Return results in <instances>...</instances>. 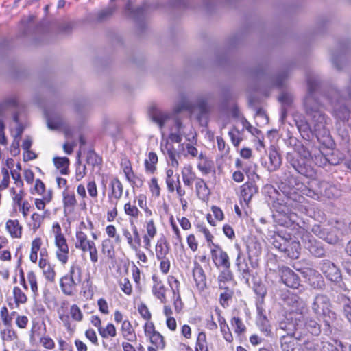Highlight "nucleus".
<instances>
[{
	"label": "nucleus",
	"mask_w": 351,
	"mask_h": 351,
	"mask_svg": "<svg viewBox=\"0 0 351 351\" xmlns=\"http://www.w3.org/2000/svg\"><path fill=\"white\" fill-rule=\"evenodd\" d=\"M306 80L308 93L304 101L306 113L309 117V122L316 136H326L329 133L327 128V118L321 110L322 104L315 95L320 84L319 78L317 75L313 73L307 75Z\"/></svg>",
	"instance_id": "f257e3e1"
},
{
	"label": "nucleus",
	"mask_w": 351,
	"mask_h": 351,
	"mask_svg": "<svg viewBox=\"0 0 351 351\" xmlns=\"http://www.w3.org/2000/svg\"><path fill=\"white\" fill-rule=\"evenodd\" d=\"M325 97L332 107V114L338 120L348 121L351 117V111L342 104V101L351 98V77L345 88V93L341 94L335 87L330 88Z\"/></svg>",
	"instance_id": "f03ea898"
},
{
	"label": "nucleus",
	"mask_w": 351,
	"mask_h": 351,
	"mask_svg": "<svg viewBox=\"0 0 351 351\" xmlns=\"http://www.w3.org/2000/svg\"><path fill=\"white\" fill-rule=\"evenodd\" d=\"M76 240L75 247L84 252H88L91 262L97 263L98 261V251L95 243L93 241L88 240L87 235L81 230L77 231Z\"/></svg>",
	"instance_id": "7ed1b4c3"
},
{
	"label": "nucleus",
	"mask_w": 351,
	"mask_h": 351,
	"mask_svg": "<svg viewBox=\"0 0 351 351\" xmlns=\"http://www.w3.org/2000/svg\"><path fill=\"white\" fill-rule=\"evenodd\" d=\"M301 240L305 249L315 257H323L326 250L323 244L308 232H303Z\"/></svg>",
	"instance_id": "20e7f679"
},
{
	"label": "nucleus",
	"mask_w": 351,
	"mask_h": 351,
	"mask_svg": "<svg viewBox=\"0 0 351 351\" xmlns=\"http://www.w3.org/2000/svg\"><path fill=\"white\" fill-rule=\"evenodd\" d=\"M330 306L331 304L328 297L326 295L319 294L314 299L312 304V310L318 316L328 315L330 319H335V313L330 309Z\"/></svg>",
	"instance_id": "39448f33"
},
{
	"label": "nucleus",
	"mask_w": 351,
	"mask_h": 351,
	"mask_svg": "<svg viewBox=\"0 0 351 351\" xmlns=\"http://www.w3.org/2000/svg\"><path fill=\"white\" fill-rule=\"evenodd\" d=\"M279 330L286 332L285 335H293L295 339H302L303 337V323L299 319L289 321L288 319L279 323Z\"/></svg>",
	"instance_id": "423d86ee"
},
{
	"label": "nucleus",
	"mask_w": 351,
	"mask_h": 351,
	"mask_svg": "<svg viewBox=\"0 0 351 351\" xmlns=\"http://www.w3.org/2000/svg\"><path fill=\"white\" fill-rule=\"evenodd\" d=\"M296 152L297 154L295 156V157L302 158L303 160H307L308 162H310V160L313 159L314 156L315 162L318 163L319 165H325L327 161L326 158L320 150L315 149L313 153L312 150H309L306 146L302 144L297 145Z\"/></svg>",
	"instance_id": "0eeeda50"
},
{
	"label": "nucleus",
	"mask_w": 351,
	"mask_h": 351,
	"mask_svg": "<svg viewBox=\"0 0 351 351\" xmlns=\"http://www.w3.org/2000/svg\"><path fill=\"white\" fill-rule=\"evenodd\" d=\"M319 267L329 280L334 282H339L341 280L340 269L330 260H322L319 263Z\"/></svg>",
	"instance_id": "6e6552de"
},
{
	"label": "nucleus",
	"mask_w": 351,
	"mask_h": 351,
	"mask_svg": "<svg viewBox=\"0 0 351 351\" xmlns=\"http://www.w3.org/2000/svg\"><path fill=\"white\" fill-rule=\"evenodd\" d=\"M210 250L211 258L217 268H230V262L228 254L219 245L214 244Z\"/></svg>",
	"instance_id": "1a4fd4ad"
},
{
	"label": "nucleus",
	"mask_w": 351,
	"mask_h": 351,
	"mask_svg": "<svg viewBox=\"0 0 351 351\" xmlns=\"http://www.w3.org/2000/svg\"><path fill=\"white\" fill-rule=\"evenodd\" d=\"M287 160L298 173L306 177L311 176V168L307 160L295 157L291 153L287 154Z\"/></svg>",
	"instance_id": "9d476101"
},
{
	"label": "nucleus",
	"mask_w": 351,
	"mask_h": 351,
	"mask_svg": "<svg viewBox=\"0 0 351 351\" xmlns=\"http://www.w3.org/2000/svg\"><path fill=\"white\" fill-rule=\"evenodd\" d=\"M301 273L314 289H322L324 287V278L318 271L312 268H304Z\"/></svg>",
	"instance_id": "9b49d317"
},
{
	"label": "nucleus",
	"mask_w": 351,
	"mask_h": 351,
	"mask_svg": "<svg viewBox=\"0 0 351 351\" xmlns=\"http://www.w3.org/2000/svg\"><path fill=\"white\" fill-rule=\"evenodd\" d=\"M162 152L168 157L169 162L173 167H178L179 162L177 156L179 158L182 152L184 150V144H180L178 149L176 151L174 147L167 143L164 146L161 147Z\"/></svg>",
	"instance_id": "f8f14e48"
},
{
	"label": "nucleus",
	"mask_w": 351,
	"mask_h": 351,
	"mask_svg": "<svg viewBox=\"0 0 351 351\" xmlns=\"http://www.w3.org/2000/svg\"><path fill=\"white\" fill-rule=\"evenodd\" d=\"M281 279L289 287L298 289L300 286V277L288 267H283L281 269Z\"/></svg>",
	"instance_id": "ddd939ff"
},
{
	"label": "nucleus",
	"mask_w": 351,
	"mask_h": 351,
	"mask_svg": "<svg viewBox=\"0 0 351 351\" xmlns=\"http://www.w3.org/2000/svg\"><path fill=\"white\" fill-rule=\"evenodd\" d=\"M55 245L57 247V258L62 264L65 265L69 260V249L64 236H58V238H55Z\"/></svg>",
	"instance_id": "4468645a"
},
{
	"label": "nucleus",
	"mask_w": 351,
	"mask_h": 351,
	"mask_svg": "<svg viewBox=\"0 0 351 351\" xmlns=\"http://www.w3.org/2000/svg\"><path fill=\"white\" fill-rule=\"evenodd\" d=\"M149 116L153 122L156 123L160 128H162L171 119V114L156 106H151L149 109Z\"/></svg>",
	"instance_id": "2eb2a0df"
},
{
	"label": "nucleus",
	"mask_w": 351,
	"mask_h": 351,
	"mask_svg": "<svg viewBox=\"0 0 351 351\" xmlns=\"http://www.w3.org/2000/svg\"><path fill=\"white\" fill-rule=\"evenodd\" d=\"M192 273L197 289L201 291H204L207 288L206 276L202 267L197 261L194 262Z\"/></svg>",
	"instance_id": "dca6fc26"
},
{
	"label": "nucleus",
	"mask_w": 351,
	"mask_h": 351,
	"mask_svg": "<svg viewBox=\"0 0 351 351\" xmlns=\"http://www.w3.org/2000/svg\"><path fill=\"white\" fill-rule=\"evenodd\" d=\"M110 186L111 191L108 194V198L114 206H117L118 200L123 195V185L117 178H114L111 180Z\"/></svg>",
	"instance_id": "f3484780"
},
{
	"label": "nucleus",
	"mask_w": 351,
	"mask_h": 351,
	"mask_svg": "<svg viewBox=\"0 0 351 351\" xmlns=\"http://www.w3.org/2000/svg\"><path fill=\"white\" fill-rule=\"evenodd\" d=\"M258 317L256 319V324L259 328L260 330L266 336L268 337L271 334V326L267 318L266 315L264 313L262 306L259 304H256Z\"/></svg>",
	"instance_id": "a211bd4d"
},
{
	"label": "nucleus",
	"mask_w": 351,
	"mask_h": 351,
	"mask_svg": "<svg viewBox=\"0 0 351 351\" xmlns=\"http://www.w3.org/2000/svg\"><path fill=\"white\" fill-rule=\"evenodd\" d=\"M319 193L322 197L328 199L336 197L339 195L337 188L325 181H318Z\"/></svg>",
	"instance_id": "6ab92c4d"
},
{
	"label": "nucleus",
	"mask_w": 351,
	"mask_h": 351,
	"mask_svg": "<svg viewBox=\"0 0 351 351\" xmlns=\"http://www.w3.org/2000/svg\"><path fill=\"white\" fill-rule=\"evenodd\" d=\"M236 265L238 270L241 272L242 278L245 280L246 283L249 282L250 276H251V271L247 263L245 256L239 251L236 259Z\"/></svg>",
	"instance_id": "aec40b11"
},
{
	"label": "nucleus",
	"mask_w": 351,
	"mask_h": 351,
	"mask_svg": "<svg viewBox=\"0 0 351 351\" xmlns=\"http://www.w3.org/2000/svg\"><path fill=\"white\" fill-rule=\"evenodd\" d=\"M257 191V186L252 182H246L241 186V196L247 204Z\"/></svg>",
	"instance_id": "412c9836"
},
{
	"label": "nucleus",
	"mask_w": 351,
	"mask_h": 351,
	"mask_svg": "<svg viewBox=\"0 0 351 351\" xmlns=\"http://www.w3.org/2000/svg\"><path fill=\"white\" fill-rule=\"evenodd\" d=\"M269 165L268 170L269 171H276L282 164V159L280 154L274 146H271L269 150Z\"/></svg>",
	"instance_id": "4be33fe9"
},
{
	"label": "nucleus",
	"mask_w": 351,
	"mask_h": 351,
	"mask_svg": "<svg viewBox=\"0 0 351 351\" xmlns=\"http://www.w3.org/2000/svg\"><path fill=\"white\" fill-rule=\"evenodd\" d=\"M246 245L250 261H251L252 257H256L261 254L262 251L261 245L256 238L249 239Z\"/></svg>",
	"instance_id": "5701e85b"
},
{
	"label": "nucleus",
	"mask_w": 351,
	"mask_h": 351,
	"mask_svg": "<svg viewBox=\"0 0 351 351\" xmlns=\"http://www.w3.org/2000/svg\"><path fill=\"white\" fill-rule=\"evenodd\" d=\"M78 285V283L74 282V280L69 274L65 275L60 279L61 289L63 293L68 295H71L73 293L75 287Z\"/></svg>",
	"instance_id": "b1692460"
},
{
	"label": "nucleus",
	"mask_w": 351,
	"mask_h": 351,
	"mask_svg": "<svg viewBox=\"0 0 351 351\" xmlns=\"http://www.w3.org/2000/svg\"><path fill=\"white\" fill-rule=\"evenodd\" d=\"M152 279L154 282L152 287L153 294L160 300L162 303L166 302V289L162 282L158 279V277L153 276Z\"/></svg>",
	"instance_id": "393cba45"
},
{
	"label": "nucleus",
	"mask_w": 351,
	"mask_h": 351,
	"mask_svg": "<svg viewBox=\"0 0 351 351\" xmlns=\"http://www.w3.org/2000/svg\"><path fill=\"white\" fill-rule=\"evenodd\" d=\"M303 323L304 333H310L312 335H319L321 332L320 325L311 318H306L305 321H301Z\"/></svg>",
	"instance_id": "a878e982"
},
{
	"label": "nucleus",
	"mask_w": 351,
	"mask_h": 351,
	"mask_svg": "<svg viewBox=\"0 0 351 351\" xmlns=\"http://www.w3.org/2000/svg\"><path fill=\"white\" fill-rule=\"evenodd\" d=\"M195 186L197 195L199 199L202 201L207 200L210 195V190L204 180L202 178H197Z\"/></svg>",
	"instance_id": "bb28decb"
},
{
	"label": "nucleus",
	"mask_w": 351,
	"mask_h": 351,
	"mask_svg": "<svg viewBox=\"0 0 351 351\" xmlns=\"http://www.w3.org/2000/svg\"><path fill=\"white\" fill-rule=\"evenodd\" d=\"M182 176L184 184L191 187L193 182L197 180L195 173L193 171L192 167L191 165H186L182 170Z\"/></svg>",
	"instance_id": "cd10ccee"
},
{
	"label": "nucleus",
	"mask_w": 351,
	"mask_h": 351,
	"mask_svg": "<svg viewBox=\"0 0 351 351\" xmlns=\"http://www.w3.org/2000/svg\"><path fill=\"white\" fill-rule=\"evenodd\" d=\"M6 229L14 238H20L22 234V226L18 220H8L6 223Z\"/></svg>",
	"instance_id": "c85d7f7f"
},
{
	"label": "nucleus",
	"mask_w": 351,
	"mask_h": 351,
	"mask_svg": "<svg viewBox=\"0 0 351 351\" xmlns=\"http://www.w3.org/2000/svg\"><path fill=\"white\" fill-rule=\"evenodd\" d=\"M169 247L165 239H160L156 245V256L157 259L165 258L169 254Z\"/></svg>",
	"instance_id": "c756f323"
},
{
	"label": "nucleus",
	"mask_w": 351,
	"mask_h": 351,
	"mask_svg": "<svg viewBox=\"0 0 351 351\" xmlns=\"http://www.w3.org/2000/svg\"><path fill=\"white\" fill-rule=\"evenodd\" d=\"M121 332L123 337L129 341H133L136 340V335L134 329L131 325V323L128 320L123 322L121 325Z\"/></svg>",
	"instance_id": "7c9ffc66"
},
{
	"label": "nucleus",
	"mask_w": 351,
	"mask_h": 351,
	"mask_svg": "<svg viewBox=\"0 0 351 351\" xmlns=\"http://www.w3.org/2000/svg\"><path fill=\"white\" fill-rule=\"evenodd\" d=\"M287 249L289 251H285L287 256L291 258H297L300 254V244L299 242L288 238Z\"/></svg>",
	"instance_id": "2f4dec72"
},
{
	"label": "nucleus",
	"mask_w": 351,
	"mask_h": 351,
	"mask_svg": "<svg viewBox=\"0 0 351 351\" xmlns=\"http://www.w3.org/2000/svg\"><path fill=\"white\" fill-rule=\"evenodd\" d=\"M299 341L300 345L302 346L303 349L306 350H315L317 348V343L315 342V339L313 337L308 333L303 332V337L302 339H296Z\"/></svg>",
	"instance_id": "473e14b6"
},
{
	"label": "nucleus",
	"mask_w": 351,
	"mask_h": 351,
	"mask_svg": "<svg viewBox=\"0 0 351 351\" xmlns=\"http://www.w3.org/2000/svg\"><path fill=\"white\" fill-rule=\"evenodd\" d=\"M295 339L293 335H282L280 344L282 351H294Z\"/></svg>",
	"instance_id": "72a5a7b5"
},
{
	"label": "nucleus",
	"mask_w": 351,
	"mask_h": 351,
	"mask_svg": "<svg viewBox=\"0 0 351 351\" xmlns=\"http://www.w3.org/2000/svg\"><path fill=\"white\" fill-rule=\"evenodd\" d=\"M272 244L276 248L281 252L289 251L287 249L288 238H285L280 234H277L272 238Z\"/></svg>",
	"instance_id": "f704fd0d"
},
{
	"label": "nucleus",
	"mask_w": 351,
	"mask_h": 351,
	"mask_svg": "<svg viewBox=\"0 0 351 351\" xmlns=\"http://www.w3.org/2000/svg\"><path fill=\"white\" fill-rule=\"evenodd\" d=\"M75 283H78L79 285L82 282V269L80 264L75 263L72 264L70 267L69 272L68 274Z\"/></svg>",
	"instance_id": "c9c22d12"
},
{
	"label": "nucleus",
	"mask_w": 351,
	"mask_h": 351,
	"mask_svg": "<svg viewBox=\"0 0 351 351\" xmlns=\"http://www.w3.org/2000/svg\"><path fill=\"white\" fill-rule=\"evenodd\" d=\"M63 204L64 210H66L67 208H73L77 204L74 193L69 191L67 188L63 191Z\"/></svg>",
	"instance_id": "e433bc0d"
},
{
	"label": "nucleus",
	"mask_w": 351,
	"mask_h": 351,
	"mask_svg": "<svg viewBox=\"0 0 351 351\" xmlns=\"http://www.w3.org/2000/svg\"><path fill=\"white\" fill-rule=\"evenodd\" d=\"M55 166L57 169H60V171L63 175L68 173V168L69 165V160L66 157H55L53 158Z\"/></svg>",
	"instance_id": "4c0bfd02"
},
{
	"label": "nucleus",
	"mask_w": 351,
	"mask_h": 351,
	"mask_svg": "<svg viewBox=\"0 0 351 351\" xmlns=\"http://www.w3.org/2000/svg\"><path fill=\"white\" fill-rule=\"evenodd\" d=\"M318 181H313L310 184V187L304 190V194L314 199H319L321 198V195L319 193Z\"/></svg>",
	"instance_id": "58836bf2"
},
{
	"label": "nucleus",
	"mask_w": 351,
	"mask_h": 351,
	"mask_svg": "<svg viewBox=\"0 0 351 351\" xmlns=\"http://www.w3.org/2000/svg\"><path fill=\"white\" fill-rule=\"evenodd\" d=\"M42 241L40 238H36L32 242L31 253L29 258L32 262L36 263L38 258V252L40 249Z\"/></svg>",
	"instance_id": "ea45409f"
},
{
	"label": "nucleus",
	"mask_w": 351,
	"mask_h": 351,
	"mask_svg": "<svg viewBox=\"0 0 351 351\" xmlns=\"http://www.w3.org/2000/svg\"><path fill=\"white\" fill-rule=\"evenodd\" d=\"M158 162V156L154 152H149L148 159L145 160V165L146 170L150 173H154L156 170V164Z\"/></svg>",
	"instance_id": "a19ab883"
},
{
	"label": "nucleus",
	"mask_w": 351,
	"mask_h": 351,
	"mask_svg": "<svg viewBox=\"0 0 351 351\" xmlns=\"http://www.w3.org/2000/svg\"><path fill=\"white\" fill-rule=\"evenodd\" d=\"M231 325L234 332L237 335H241L246 330L245 326L243 323L242 320L238 317H232L231 319Z\"/></svg>",
	"instance_id": "79ce46f5"
},
{
	"label": "nucleus",
	"mask_w": 351,
	"mask_h": 351,
	"mask_svg": "<svg viewBox=\"0 0 351 351\" xmlns=\"http://www.w3.org/2000/svg\"><path fill=\"white\" fill-rule=\"evenodd\" d=\"M115 10L116 7L113 5L100 10L97 14V20L102 22L108 19L113 14Z\"/></svg>",
	"instance_id": "37998d69"
},
{
	"label": "nucleus",
	"mask_w": 351,
	"mask_h": 351,
	"mask_svg": "<svg viewBox=\"0 0 351 351\" xmlns=\"http://www.w3.org/2000/svg\"><path fill=\"white\" fill-rule=\"evenodd\" d=\"M13 295L14 298V301L16 306H19L21 304L26 303L27 300V298L25 293L22 291V290L18 287H14L13 289Z\"/></svg>",
	"instance_id": "c03bdc74"
},
{
	"label": "nucleus",
	"mask_w": 351,
	"mask_h": 351,
	"mask_svg": "<svg viewBox=\"0 0 351 351\" xmlns=\"http://www.w3.org/2000/svg\"><path fill=\"white\" fill-rule=\"evenodd\" d=\"M197 232L204 234L208 247L213 245L215 243L213 242V236L210 232L209 230L204 224H197L195 226Z\"/></svg>",
	"instance_id": "a18cd8bd"
},
{
	"label": "nucleus",
	"mask_w": 351,
	"mask_h": 351,
	"mask_svg": "<svg viewBox=\"0 0 351 351\" xmlns=\"http://www.w3.org/2000/svg\"><path fill=\"white\" fill-rule=\"evenodd\" d=\"M195 351H208L205 332H199L197 339Z\"/></svg>",
	"instance_id": "49530a36"
},
{
	"label": "nucleus",
	"mask_w": 351,
	"mask_h": 351,
	"mask_svg": "<svg viewBox=\"0 0 351 351\" xmlns=\"http://www.w3.org/2000/svg\"><path fill=\"white\" fill-rule=\"evenodd\" d=\"M151 343L154 345L156 349H163L165 346L163 337L158 332H154L149 337Z\"/></svg>",
	"instance_id": "de8ad7c7"
},
{
	"label": "nucleus",
	"mask_w": 351,
	"mask_h": 351,
	"mask_svg": "<svg viewBox=\"0 0 351 351\" xmlns=\"http://www.w3.org/2000/svg\"><path fill=\"white\" fill-rule=\"evenodd\" d=\"M101 251L108 258H112L114 254V246L110 239H105L101 243Z\"/></svg>",
	"instance_id": "09e8293b"
},
{
	"label": "nucleus",
	"mask_w": 351,
	"mask_h": 351,
	"mask_svg": "<svg viewBox=\"0 0 351 351\" xmlns=\"http://www.w3.org/2000/svg\"><path fill=\"white\" fill-rule=\"evenodd\" d=\"M196 107L199 110V117L200 119L202 117H206L209 112V108L206 101L204 99H199L197 101Z\"/></svg>",
	"instance_id": "8fccbe9b"
},
{
	"label": "nucleus",
	"mask_w": 351,
	"mask_h": 351,
	"mask_svg": "<svg viewBox=\"0 0 351 351\" xmlns=\"http://www.w3.org/2000/svg\"><path fill=\"white\" fill-rule=\"evenodd\" d=\"M99 332L104 338H107L108 336L115 337L117 335V330L114 326L110 323L108 324L105 328H99Z\"/></svg>",
	"instance_id": "3c124183"
},
{
	"label": "nucleus",
	"mask_w": 351,
	"mask_h": 351,
	"mask_svg": "<svg viewBox=\"0 0 351 351\" xmlns=\"http://www.w3.org/2000/svg\"><path fill=\"white\" fill-rule=\"evenodd\" d=\"M233 280V274L230 271V268H226L222 270L217 278L218 283L221 284V282H231Z\"/></svg>",
	"instance_id": "603ef678"
},
{
	"label": "nucleus",
	"mask_w": 351,
	"mask_h": 351,
	"mask_svg": "<svg viewBox=\"0 0 351 351\" xmlns=\"http://www.w3.org/2000/svg\"><path fill=\"white\" fill-rule=\"evenodd\" d=\"M124 211L127 215L136 219L138 217L140 214V211L136 206L135 204H132L130 202L125 204Z\"/></svg>",
	"instance_id": "864d4df0"
},
{
	"label": "nucleus",
	"mask_w": 351,
	"mask_h": 351,
	"mask_svg": "<svg viewBox=\"0 0 351 351\" xmlns=\"http://www.w3.org/2000/svg\"><path fill=\"white\" fill-rule=\"evenodd\" d=\"M10 191L13 201L19 206V207H21V204L23 203V198L24 197L23 189H21L19 191H16L14 188H12Z\"/></svg>",
	"instance_id": "5fc2aeb1"
},
{
	"label": "nucleus",
	"mask_w": 351,
	"mask_h": 351,
	"mask_svg": "<svg viewBox=\"0 0 351 351\" xmlns=\"http://www.w3.org/2000/svg\"><path fill=\"white\" fill-rule=\"evenodd\" d=\"M27 280L30 285L31 290L34 293V295H38V285L36 274L34 271H30L27 273Z\"/></svg>",
	"instance_id": "6e6d98bb"
},
{
	"label": "nucleus",
	"mask_w": 351,
	"mask_h": 351,
	"mask_svg": "<svg viewBox=\"0 0 351 351\" xmlns=\"http://www.w3.org/2000/svg\"><path fill=\"white\" fill-rule=\"evenodd\" d=\"M322 239L330 244H335L339 241V237L336 234L335 230L326 231Z\"/></svg>",
	"instance_id": "4d7b16f0"
},
{
	"label": "nucleus",
	"mask_w": 351,
	"mask_h": 351,
	"mask_svg": "<svg viewBox=\"0 0 351 351\" xmlns=\"http://www.w3.org/2000/svg\"><path fill=\"white\" fill-rule=\"evenodd\" d=\"M147 6L146 4H143L141 6L137 7L132 11V16L136 21H141L143 19Z\"/></svg>",
	"instance_id": "13d9d810"
},
{
	"label": "nucleus",
	"mask_w": 351,
	"mask_h": 351,
	"mask_svg": "<svg viewBox=\"0 0 351 351\" xmlns=\"http://www.w3.org/2000/svg\"><path fill=\"white\" fill-rule=\"evenodd\" d=\"M130 223H131V226H132V237H133V241H134V247L136 249V247L141 246V239L138 230L137 229V227L134 224V222L132 220L130 221Z\"/></svg>",
	"instance_id": "bf43d9fd"
},
{
	"label": "nucleus",
	"mask_w": 351,
	"mask_h": 351,
	"mask_svg": "<svg viewBox=\"0 0 351 351\" xmlns=\"http://www.w3.org/2000/svg\"><path fill=\"white\" fill-rule=\"evenodd\" d=\"M101 162V159L94 152L90 151L87 154L86 162L95 167Z\"/></svg>",
	"instance_id": "052dcab7"
},
{
	"label": "nucleus",
	"mask_w": 351,
	"mask_h": 351,
	"mask_svg": "<svg viewBox=\"0 0 351 351\" xmlns=\"http://www.w3.org/2000/svg\"><path fill=\"white\" fill-rule=\"evenodd\" d=\"M70 314L73 319L77 322H80L82 320V313L80 308L76 304H73L71 306Z\"/></svg>",
	"instance_id": "680f3d73"
},
{
	"label": "nucleus",
	"mask_w": 351,
	"mask_h": 351,
	"mask_svg": "<svg viewBox=\"0 0 351 351\" xmlns=\"http://www.w3.org/2000/svg\"><path fill=\"white\" fill-rule=\"evenodd\" d=\"M1 317L4 325L10 326L12 321V316L8 313V310L5 306L1 309Z\"/></svg>",
	"instance_id": "e2e57ef3"
},
{
	"label": "nucleus",
	"mask_w": 351,
	"mask_h": 351,
	"mask_svg": "<svg viewBox=\"0 0 351 351\" xmlns=\"http://www.w3.org/2000/svg\"><path fill=\"white\" fill-rule=\"evenodd\" d=\"M279 213H281L284 215V217L287 219L289 221H291L293 223H298L297 222L298 216L295 213L293 212H289L288 208L286 206H283V208H281L280 210H279Z\"/></svg>",
	"instance_id": "0e129e2a"
},
{
	"label": "nucleus",
	"mask_w": 351,
	"mask_h": 351,
	"mask_svg": "<svg viewBox=\"0 0 351 351\" xmlns=\"http://www.w3.org/2000/svg\"><path fill=\"white\" fill-rule=\"evenodd\" d=\"M168 282L171 287L173 294L176 295V293H178V300L180 299V295H179L180 282H179V281L174 276H169Z\"/></svg>",
	"instance_id": "69168bd1"
},
{
	"label": "nucleus",
	"mask_w": 351,
	"mask_h": 351,
	"mask_svg": "<svg viewBox=\"0 0 351 351\" xmlns=\"http://www.w3.org/2000/svg\"><path fill=\"white\" fill-rule=\"evenodd\" d=\"M233 291H228V292H222L220 294L219 302L223 307L228 306V301L233 296Z\"/></svg>",
	"instance_id": "338daca9"
},
{
	"label": "nucleus",
	"mask_w": 351,
	"mask_h": 351,
	"mask_svg": "<svg viewBox=\"0 0 351 351\" xmlns=\"http://www.w3.org/2000/svg\"><path fill=\"white\" fill-rule=\"evenodd\" d=\"M2 334H4L6 335V337L5 338L3 337V339L7 341H15V340H17L19 338L16 332L13 328H11L9 327L8 328L5 329L2 332Z\"/></svg>",
	"instance_id": "774afa93"
}]
</instances>
